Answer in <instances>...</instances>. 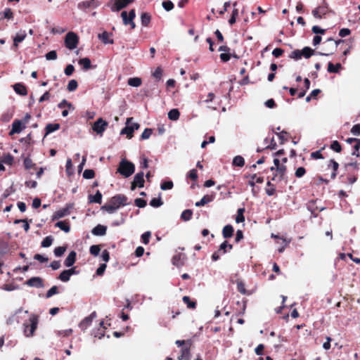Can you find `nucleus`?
Segmentation results:
<instances>
[{"instance_id":"nucleus-19","label":"nucleus","mask_w":360,"mask_h":360,"mask_svg":"<svg viewBox=\"0 0 360 360\" xmlns=\"http://www.w3.org/2000/svg\"><path fill=\"white\" fill-rule=\"evenodd\" d=\"M22 311V308H19L18 309H16L14 313L8 318L7 321H6V323L8 325H12L13 323H14L15 322L16 323H19V319L18 318V314L21 313Z\"/></svg>"},{"instance_id":"nucleus-10","label":"nucleus","mask_w":360,"mask_h":360,"mask_svg":"<svg viewBox=\"0 0 360 360\" xmlns=\"http://www.w3.org/2000/svg\"><path fill=\"white\" fill-rule=\"evenodd\" d=\"M329 11L328 6L322 5L312 11V15L314 18L321 19Z\"/></svg>"},{"instance_id":"nucleus-56","label":"nucleus","mask_w":360,"mask_h":360,"mask_svg":"<svg viewBox=\"0 0 360 360\" xmlns=\"http://www.w3.org/2000/svg\"><path fill=\"white\" fill-rule=\"evenodd\" d=\"M276 134L278 136L281 140V143L283 144L284 142L288 141L287 135L288 132L285 131H282L280 133L276 132Z\"/></svg>"},{"instance_id":"nucleus-53","label":"nucleus","mask_w":360,"mask_h":360,"mask_svg":"<svg viewBox=\"0 0 360 360\" xmlns=\"http://www.w3.org/2000/svg\"><path fill=\"white\" fill-rule=\"evenodd\" d=\"M162 204H163V202L160 198H154L150 202V205L154 207H160Z\"/></svg>"},{"instance_id":"nucleus-12","label":"nucleus","mask_w":360,"mask_h":360,"mask_svg":"<svg viewBox=\"0 0 360 360\" xmlns=\"http://www.w3.org/2000/svg\"><path fill=\"white\" fill-rule=\"evenodd\" d=\"M133 117H128L127 119V126L124 127L121 131V134H126L128 139H131L134 136V129L131 127V123L133 121Z\"/></svg>"},{"instance_id":"nucleus-44","label":"nucleus","mask_w":360,"mask_h":360,"mask_svg":"<svg viewBox=\"0 0 360 360\" xmlns=\"http://www.w3.org/2000/svg\"><path fill=\"white\" fill-rule=\"evenodd\" d=\"M245 212V208H239L237 211V216L236 217V223H241L245 221V217L243 215Z\"/></svg>"},{"instance_id":"nucleus-41","label":"nucleus","mask_w":360,"mask_h":360,"mask_svg":"<svg viewBox=\"0 0 360 360\" xmlns=\"http://www.w3.org/2000/svg\"><path fill=\"white\" fill-rule=\"evenodd\" d=\"M245 165V160L240 155L236 156L233 160V165L235 167H243Z\"/></svg>"},{"instance_id":"nucleus-26","label":"nucleus","mask_w":360,"mask_h":360,"mask_svg":"<svg viewBox=\"0 0 360 360\" xmlns=\"http://www.w3.org/2000/svg\"><path fill=\"white\" fill-rule=\"evenodd\" d=\"M342 68V65L339 63L334 65L333 63L330 62L328 64V72L330 73H338L339 70Z\"/></svg>"},{"instance_id":"nucleus-42","label":"nucleus","mask_w":360,"mask_h":360,"mask_svg":"<svg viewBox=\"0 0 360 360\" xmlns=\"http://www.w3.org/2000/svg\"><path fill=\"white\" fill-rule=\"evenodd\" d=\"M77 271H62L59 276V278L64 282L69 281L71 275L76 274Z\"/></svg>"},{"instance_id":"nucleus-40","label":"nucleus","mask_w":360,"mask_h":360,"mask_svg":"<svg viewBox=\"0 0 360 360\" xmlns=\"http://www.w3.org/2000/svg\"><path fill=\"white\" fill-rule=\"evenodd\" d=\"M264 143L266 144H267L269 143V144L265 147V149L274 150V149H276V148L277 146L274 137H272L270 140L269 139V138H266L264 139Z\"/></svg>"},{"instance_id":"nucleus-47","label":"nucleus","mask_w":360,"mask_h":360,"mask_svg":"<svg viewBox=\"0 0 360 360\" xmlns=\"http://www.w3.org/2000/svg\"><path fill=\"white\" fill-rule=\"evenodd\" d=\"M104 329L105 327L103 326V322L101 321L97 332L94 333V337L98 338V339H101L104 336Z\"/></svg>"},{"instance_id":"nucleus-29","label":"nucleus","mask_w":360,"mask_h":360,"mask_svg":"<svg viewBox=\"0 0 360 360\" xmlns=\"http://www.w3.org/2000/svg\"><path fill=\"white\" fill-rule=\"evenodd\" d=\"M251 180L249 181L248 184L252 187L255 186V184H262L264 182V177L257 176L256 174L250 176Z\"/></svg>"},{"instance_id":"nucleus-1","label":"nucleus","mask_w":360,"mask_h":360,"mask_svg":"<svg viewBox=\"0 0 360 360\" xmlns=\"http://www.w3.org/2000/svg\"><path fill=\"white\" fill-rule=\"evenodd\" d=\"M359 170L356 162L344 165V172L340 176V179L345 184H353L358 179L357 172Z\"/></svg>"},{"instance_id":"nucleus-59","label":"nucleus","mask_w":360,"mask_h":360,"mask_svg":"<svg viewBox=\"0 0 360 360\" xmlns=\"http://www.w3.org/2000/svg\"><path fill=\"white\" fill-rule=\"evenodd\" d=\"M286 169H287V167L283 164L281 166H280L276 169V170L280 175V179H283V176L286 172Z\"/></svg>"},{"instance_id":"nucleus-36","label":"nucleus","mask_w":360,"mask_h":360,"mask_svg":"<svg viewBox=\"0 0 360 360\" xmlns=\"http://www.w3.org/2000/svg\"><path fill=\"white\" fill-rule=\"evenodd\" d=\"M300 51L302 57L303 56L305 58H309L314 53V51L309 46H305L302 50Z\"/></svg>"},{"instance_id":"nucleus-45","label":"nucleus","mask_w":360,"mask_h":360,"mask_svg":"<svg viewBox=\"0 0 360 360\" xmlns=\"http://www.w3.org/2000/svg\"><path fill=\"white\" fill-rule=\"evenodd\" d=\"M23 164L26 169H36V164L30 158H25Z\"/></svg>"},{"instance_id":"nucleus-18","label":"nucleus","mask_w":360,"mask_h":360,"mask_svg":"<svg viewBox=\"0 0 360 360\" xmlns=\"http://www.w3.org/2000/svg\"><path fill=\"white\" fill-rule=\"evenodd\" d=\"M76 256L77 253L75 251H71L69 253L64 262L66 267H70L74 264L76 259Z\"/></svg>"},{"instance_id":"nucleus-3","label":"nucleus","mask_w":360,"mask_h":360,"mask_svg":"<svg viewBox=\"0 0 360 360\" xmlns=\"http://www.w3.org/2000/svg\"><path fill=\"white\" fill-rule=\"evenodd\" d=\"M39 323V316L36 314L30 316L28 322L23 323V334L26 338H31L34 335Z\"/></svg>"},{"instance_id":"nucleus-62","label":"nucleus","mask_w":360,"mask_h":360,"mask_svg":"<svg viewBox=\"0 0 360 360\" xmlns=\"http://www.w3.org/2000/svg\"><path fill=\"white\" fill-rule=\"evenodd\" d=\"M3 14H4V18L6 19L11 20V19L13 18V13L10 8H6L4 11Z\"/></svg>"},{"instance_id":"nucleus-49","label":"nucleus","mask_w":360,"mask_h":360,"mask_svg":"<svg viewBox=\"0 0 360 360\" xmlns=\"http://www.w3.org/2000/svg\"><path fill=\"white\" fill-rule=\"evenodd\" d=\"M77 86H78L77 82L75 79H72L69 82V83L67 86V89L69 91H74L77 89Z\"/></svg>"},{"instance_id":"nucleus-11","label":"nucleus","mask_w":360,"mask_h":360,"mask_svg":"<svg viewBox=\"0 0 360 360\" xmlns=\"http://www.w3.org/2000/svg\"><path fill=\"white\" fill-rule=\"evenodd\" d=\"M114 1L112 6L111 7V10L112 11H119L121 9L127 7V6L133 2L134 0H112Z\"/></svg>"},{"instance_id":"nucleus-52","label":"nucleus","mask_w":360,"mask_h":360,"mask_svg":"<svg viewBox=\"0 0 360 360\" xmlns=\"http://www.w3.org/2000/svg\"><path fill=\"white\" fill-rule=\"evenodd\" d=\"M330 148L336 153H340L342 150V146L338 141H333L330 144Z\"/></svg>"},{"instance_id":"nucleus-9","label":"nucleus","mask_w":360,"mask_h":360,"mask_svg":"<svg viewBox=\"0 0 360 360\" xmlns=\"http://www.w3.org/2000/svg\"><path fill=\"white\" fill-rule=\"evenodd\" d=\"M143 176L144 174L143 172H140L134 176V180L131 182V190H134L137 186L139 188H142L144 186L145 181L143 179Z\"/></svg>"},{"instance_id":"nucleus-31","label":"nucleus","mask_w":360,"mask_h":360,"mask_svg":"<svg viewBox=\"0 0 360 360\" xmlns=\"http://www.w3.org/2000/svg\"><path fill=\"white\" fill-rule=\"evenodd\" d=\"M90 202H96L98 204H101L102 202V194L99 191H97L94 195H90L89 196Z\"/></svg>"},{"instance_id":"nucleus-27","label":"nucleus","mask_w":360,"mask_h":360,"mask_svg":"<svg viewBox=\"0 0 360 360\" xmlns=\"http://www.w3.org/2000/svg\"><path fill=\"white\" fill-rule=\"evenodd\" d=\"M141 25L148 27L151 20V15L148 13H142L141 15Z\"/></svg>"},{"instance_id":"nucleus-28","label":"nucleus","mask_w":360,"mask_h":360,"mask_svg":"<svg viewBox=\"0 0 360 360\" xmlns=\"http://www.w3.org/2000/svg\"><path fill=\"white\" fill-rule=\"evenodd\" d=\"M60 127V125L58 123L48 124L45 127L46 135L59 129Z\"/></svg>"},{"instance_id":"nucleus-35","label":"nucleus","mask_w":360,"mask_h":360,"mask_svg":"<svg viewBox=\"0 0 360 360\" xmlns=\"http://www.w3.org/2000/svg\"><path fill=\"white\" fill-rule=\"evenodd\" d=\"M266 186H267V188H266V189H265L266 193L269 196L274 195L276 194V186L274 184H271V182L270 181H267Z\"/></svg>"},{"instance_id":"nucleus-48","label":"nucleus","mask_w":360,"mask_h":360,"mask_svg":"<svg viewBox=\"0 0 360 360\" xmlns=\"http://www.w3.org/2000/svg\"><path fill=\"white\" fill-rule=\"evenodd\" d=\"M53 238L51 236H46L41 242V247L48 248L51 245Z\"/></svg>"},{"instance_id":"nucleus-30","label":"nucleus","mask_w":360,"mask_h":360,"mask_svg":"<svg viewBox=\"0 0 360 360\" xmlns=\"http://www.w3.org/2000/svg\"><path fill=\"white\" fill-rule=\"evenodd\" d=\"M27 284L30 286L39 288L41 286V280L39 277H33L27 281Z\"/></svg>"},{"instance_id":"nucleus-14","label":"nucleus","mask_w":360,"mask_h":360,"mask_svg":"<svg viewBox=\"0 0 360 360\" xmlns=\"http://www.w3.org/2000/svg\"><path fill=\"white\" fill-rule=\"evenodd\" d=\"M96 313L92 312L89 316L86 317L79 324L80 328L85 330L92 323L93 320L96 319Z\"/></svg>"},{"instance_id":"nucleus-58","label":"nucleus","mask_w":360,"mask_h":360,"mask_svg":"<svg viewBox=\"0 0 360 360\" xmlns=\"http://www.w3.org/2000/svg\"><path fill=\"white\" fill-rule=\"evenodd\" d=\"M173 182L172 181H164L161 184L160 188L162 190H169L173 188Z\"/></svg>"},{"instance_id":"nucleus-6","label":"nucleus","mask_w":360,"mask_h":360,"mask_svg":"<svg viewBox=\"0 0 360 360\" xmlns=\"http://www.w3.org/2000/svg\"><path fill=\"white\" fill-rule=\"evenodd\" d=\"M233 249V245L229 244L228 241H224L219 246V248L217 251L214 252L212 255V259L213 261H217L219 259L220 255L225 254L228 251H230Z\"/></svg>"},{"instance_id":"nucleus-60","label":"nucleus","mask_w":360,"mask_h":360,"mask_svg":"<svg viewBox=\"0 0 360 360\" xmlns=\"http://www.w3.org/2000/svg\"><path fill=\"white\" fill-rule=\"evenodd\" d=\"M162 7L167 11H169L174 8V4L169 0L164 1L162 2Z\"/></svg>"},{"instance_id":"nucleus-37","label":"nucleus","mask_w":360,"mask_h":360,"mask_svg":"<svg viewBox=\"0 0 360 360\" xmlns=\"http://www.w3.org/2000/svg\"><path fill=\"white\" fill-rule=\"evenodd\" d=\"M180 112L178 109H172L168 112V118L171 120L176 121L179 118Z\"/></svg>"},{"instance_id":"nucleus-64","label":"nucleus","mask_w":360,"mask_h":360,"mask_svg":"<svg viewBox=\"0 0 360 360\" xmlns=\"http://www.w3.org/2000/svg\"><path fill=\"white\" fill-rule=\"evenodd\" d=\"M101 251V248L99 245H94L90 247V253L92 255L97 256Z\"/></svg>"},{"instance_id":"nucleus-23","label":"nucleus","mask_w":360,"mask_h":360,"mask_svg":"<svg viewBox=\"0 0 360 360\" xmlns=\"http://www.w3.org/2000/svg\"><path fill=\"white\" fill-rule=\"evenodd\" d=\"M328 167H332L333 172L331 174V179H335L338 174L339 164L333 159H331L328 164Z\"/></svg>"},{"instance_id":"nucleus-7","label":"nucleus","mask_w":360,"mask_h":360,"mask_svg":"<svg viewBox=\"0 0 360 360\" xmlns=\"http://www.w3.org/2000/svg\"><path fill=\"white\" fill-rule=\"evenodd\" d=\"M74 208V203H68L65 205V207L57 210L54 212L52 216V220L59 219L65 216L69 215L71 213V210Z\"/></svg>"},{"instance_id":"nucleus-4","label":"nucleus","mask_w":360,"mask_h":360,"mask_svg":"<svg viewBox=\"0 0 360 360\" xmlns=\"http://www.w3.org/2000/svg\"><path fill=\"white\" fill-rule=\"evenodd\" d=\"M134 171L135 166L131 162H129L126 159H122L117 168V172L127 178L133 174Z\"/></svg>"},{"instance_id":"nucleus-22","label":"nucleus","mask_w":360,"mask_h":360,"mask_svg":"<svg viewBox=\"0 0 360 360\" xmlns=\"http://www.w3.org/2000/svg\"><path fill=\"white\" fill-rule=\"evenodd\" d=\"M234 229L233 227L230 225H226L222 230V235L224 238H231L233 235Z\"/></svg>"},{"instance_id":"nucleus-46","label":"nucleus","mask_w":360,"mask_h":360,"mask_svg":"<svg viewBox=\"0 0 360 360\" xmlns=\"http://www.w3.org/2000/svg\"><path fill=\"white\" fill-rule=\"evenodd\" d=\"M190 359V352L187 348L181 349V354L178 358V360H189Z\"/></svg>"},{"instance_id":"nucleus-34","label":"nucleus","mask_w":360,"mask_h":360,"mask_svg":"<svg viewBox=\"0 0 360 360\" xmlns=\"http://www.w3.org/2000/svg\"><path fill=\"white\" fill-rule=\"evenodd\" d=\"M79 64L82 66L83 69L87 70L91 68V60L89 58H83L79 60Z\"/></svg>"},{"instance_id":"nucleus-61","label":"nucleus","mask_w":360,"mask_h":360,"mask_svg":"<svg viewBox=\"0 0 360 360\" xmlns=\"http://www.w3.org/2000/svg\"><path fill=\"white\" fill-rule=\"evenodd\" d=\"M306 174V169L303 167H298L295 172V176L297 178H301Z\"/></svg>"},{"instance_id":"nucleus-32","label":"nucleus","mask_w":360,"mask_h":360,"mask_svg":"<svg viewBox=\"0 0 360 360\" xmlns=\"http://www.w3.org/2000/svg\"><path fill=\"white\" fill-rule=\"evenodd\" d=\"M339 258L342 260H345V261H347V258H349L351 260H352L353 262L357 263V264H359L360 263V259L358 258V257H354L353 256L352 254L351 253H347V254H345V253H341L339 255Z\"/></svg>"},{"instance_id":"nucleus-63","label":"nucleus","mask_w":360,"mask_h":360,"mask_svg":"<svg viewBox=\"0 0 360 360\" xmlns=\"http://www.w3.org/2000/svg\"><path fill=\"white\" fill-rule=\"evenodd\" d=\"M359 148H360V140L356 141V143H355L353 146V152L352 153V155H354L356 157H359Z\"/></svg>"},{"instance_id":"nucleus-54","label":"nucleus","mask_w":360,"mask_h":360,"mask_svg":"<svg viewBox=\"0 0 360 360\" xmlns=\"http://www.w3.org/2000/svg\"><path fill=\"white\" fill-rule=\"evenodd\" d=\"M162 69L160 67H158L156 70L153 72V76L154 78H155L158 81H160L162 76Z\"/></svg>"},{"instance_id":"nucleus-15","label":"nucleus","mask_w":360,"mask_h":360,"mask_svg":"<svg viewBox=\"0 0 360 360\" xmlns=\"http://www.w3.org/2000/svg\"><path fill=\"white\" fill-rule=\"evenodd\" d=\"M27 34L25 31L20 30L18 32L15 36L13 37V47L15 50L18 47V43L22 42L26 37Z\"/></svg>"},{"instance_id":"nucleus-2","label":"nucleus","mask_w":360,"mask_h":360,"mask_svg":"<svg viewBox=\"0 0 360 360\" xmlns=\"http://www.w3.org/2000/svg\"><path fill=\"white\" fill-rule=\"evenodd\" d=\"M127 197L122 194H117L112 197L108 203L101 207V210L109 214L114 213L120 207L127 205Z\"/></svg>"},{"instance_id":"nucleus-16","label":"nucleus","mask_w":360,"mask_h":360,"mask_svg":"<svg viewBox=\"0 0 360 360\" xmlns=\"http://www.w3.org/2000/svg\"><path fill=\"white\" fill-rule=\"evenodd\" d=\"M99 5L98 0L84 1L78 4L79 8H96Z\"/></svg>"},{"instance_id":"nucleus-25","label":"nucleus","mask_w":360,"mask_h":360,"mask_svg":"<svg viewBox=\"0 0 360 360\" xmlns=\"http://www.w3.org/2000/svg\"><path fill=\"white\" fill-rule=\"evenodd\" d=\"M56 227H58L62 231L65 233H68L70 231V226L68 221H58L56 225Z\"/></svg>"},{"instance_id":"nucleus-51","label":"nucleus","mask_w":360,"mask_h":360,"mask_svg":"<svg viewBox=\"0 0 360 360\" xmlns=\"http://www.w3.org/2000/svg\"><path fill=\"white\" fill-rule=\"evenodd\" d=\"M66 249H67V247L66 246H59V247H56L55 249H54V255L56 256V257H60L62 256L64 252L66 251Z\"/></svg>"},{"instance_id":"nucleus-57","label":"nucleus","mask_w":360,"mask_h":360,"mask_svg":"<svg viewBox=\"0 0 360 360\" xmlns=\"http://www.w3.org/2000/svg\"><path fill=\"white\" fill-rule=\"evenodd\" d=\"M290 58H293L296 60L302 58L301 51L299 49L294 50L290 55Z\"/></svg>"},{"instance_id":"nucleus-24","label":"nucleus","mask_w":360,"mask_h":360,"mask_svg":"<svg viewBox=\"0 0 360 360\" xmlns=\"http://www.w3.org/2000/svg\"><path fill=\"white\" fill-rule=\"evenodd\" d=\"M213 200H214L213 195H205L202 197V198L200 201L195 202V206L196 207L204 206L205 205L212 202Z\"/></svg>"},{"instance_id":"nucleus-13","label":"nucleus","mask_w":360,"mask_h":360,"mask_svg":"<svg viewBox=\"0 0 360 360\" xmlns=\"http://www.w3.org/2000/svg\"><path fill=\"white\" fill-rule=\"evenodd\" d=\"M25 128V126L23 124L21 120H15L12 124V129L9 132V135L11 136L14 134H19Z\"/></svg>"},{"instance_id":"nucleus-5","label":"nucleus","mask_w":360,"mask_h":360,"mask_svg":"<svg viewBox=\"0 0 360 360\" xmlns=\"http://www.w3.org/2000/svg\"><path fill=\"white\" fill-rule=\"evenodd\" d=\"M78 43L79 37L77 34L73 32H70L66 34L65 38V45L68 49H75L77 48Z\"/></svg>"},{"instance_id":"nucleus-33","label":"nucleus","mask_w":360,"mask_h":360,"mask_svg":"<svg viewBox=\"0 0 360 360\" xmlns=\"http://www.w3.org/2000/svg\"><path fill=\"white\" fill-rule=\"evenodd\" d=\"M4 164L8 165H12L13 163V156L11 155L10 153L4 154L0 160Z\"/></svg>"},{"instance_id":"nucleus-20","label":"nucleus","mask_w":360,"mask_h":360,"mask_svg":"<svg viewBox=\"0 0 360 360\" xmlns=\"http://www.w3.org/2000/svg\"><path fill=\"white\" fill-rule=\"evenodd\" d=\"M121 17L122 18L124 25H129L131 26V30L135 28L136 25H135L134 20H129V18L128 16V14H127V11H122L121 13Z\"/></svg>"},{"instance_id":"nucleus-39","label":"nucleus","mask_w":360,"mask_h":360,"mask_svg":"<svg viewBox=\"0 0 360 360\" xmlns=\"http://www.w3.org/2000/svg\"><path fill=\"white\" fill-rule=\"evenodd\" d=\"M98 37L104 44L114 43L112 39H109V33H108L107 32H103L102 34H100L98 35Z\"/></svg>"},{"instance_id":"nucleus-38","label":"nucleus","mask_w":360,"mask_h":360,"mask_svg":"<svg viewBox=\"0 0 360 360\" xmlns=\"http://www.w3.org/2000/svg\"><path fill=\"white\" fill-rule=\"evenodd\" d=\"M128 84L131 86L138 87L141 86L142 81L139 77L129 78L127 82Z\"/></svg>"},{"instance_id":"nucleus-55","label":"nucleus","mask_w":360,"mask_h":360,"mask_svg":"<svg viewBox=\"0 0 360 360\" xmlns=\"http://www.w3.org/2000/svg\"><path fill=\"white\" fill-rule=\"evenodd\" d=\"M152 133H153V129H152L146 128L143 131L142 134L141 135L140 139L141 140L148 139L151 136Z\"/></svg>"},{"instance_id":"nucleus-17","label":"nucleus","mask_w":360,"mask_h":360,"mask_svg":"<svg viewBox=\"0 0 360 360\" xmlns=\"http://www.w3.org/2000/svg\"><path fill=\"white\" fill-rule=\"evenodd\" d=\"M107 227L101 224L96 226L91 231L94 236H104L106 233Z\"/></svg>"},{"instance_id":"nucleus-50","label":"nucleus","mask_w":360,"mask_h":360,"mask_svg":"<svg viewBox=\"0 0 360 360\" xmlns=\"http://www.w3.org/2000/svg\"><path fill=\"white\" fill-rule=\"evenodd\" d=\"M95 176V172L93 169H85L83 173V177L86 179H93Z\"/></svg>"},{"instance_id":"nucleus-21","label":"nucleus","mask_w":360,"mask_h":360,"mask_svg":"<svg viewBox=\"0 0 360 360\" xmlns=\"http://www.w3.org/2000/svg\"><path fill=\"white\" fill-rule=\"evenodd\" d=\"M13 89L15 91L21 96H26L27 94V90L26 86L21 84V83H17L13 86Z\"/></svg>"},{"instance_id":"nucleus-43","label":"nucleus","mask_w":360,"mask_h":360,"mask_svg":"<svg viewBox=\"0 0 360 360\" xmlns=\"http://www.w3.org/2000/svg\"><path fill=\"white\" fill-rule=\"evenodd\" d=\"M193 211L191 210H185L181 214V219L184 221H188L192 218Z\"/></svg>"},{"instance_id":"nucleus-8","label":"nucleus","mask_w":360,"mask_h":360,"mask_svg":"<svg viewBox=\"0 0 360 360\" xmlns=\"http://www.w3.org/2000/svg\"><path fill=\"white\" fill-rule=\"evenodd\" d=\"M108 126V122L102 118H98L93 124L92 129L98 134L102 135Z\"/></svg>"}]
</instances>
